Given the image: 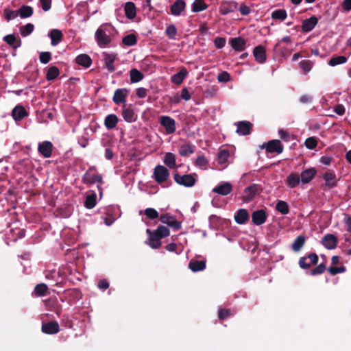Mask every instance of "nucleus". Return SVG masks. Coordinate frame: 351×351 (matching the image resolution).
<instances>
[{"instance_id": "obj_1", "label": "nucleus", "mask_w": 351, "mask_h": 351, "mask_svg": "<svg viewBox=\"0 0 351 351\" xmlns=\"http://www.w3.org/2000/svg\"><path fill=\"white\" fill-rule=\"evenodd\" d=\"M113 27L109 24L101 25L95 32V37L100 47H106L111 43L110 34Z\"/></svg>"}, {"instance_id": "obj_2", "label": "nucleus", "mask_w": 351, "mask_h": 351, "mask_svg": "<svg viewBox=\"0 0 351 351\" xmlns=\"http://www.w3.org/2000/svg\"><path fill=\"white\" fill-rule=\"evenodd\" d=\"M82 181L87 186H90L97 182L102 184L103 177L97 172L95 167H91L83 175Z\"/></svg>"}, {"instance_id": "obj_3", "label": "nucleus", "mask_w": 351, "mask_h": 351, "mask_svg": "<svg viewBox=\"0 0 351 351\" xmlns=\"http://www.w3.org/2000/svg\"><path fill=\"white\" fill-rule=\"evenodd\" d=\"M169 171L165 167L158 165L154 168L152 177L158 184H162L169 179Z\"/></svg>"}, {"instance_id": "obj_4", "label": "nucleus", "mask_w": 351, "mask_h": 351, "mask_svg": "<svg viewBox=\"0 0 351 351\" xmlns=\"http://www.w3.org/2000/svg\"><path fill=\"white\" fill-rule=\"evenodd\" d=\"M195 176H196V174H185L180 176L178 173H175L173 178L177 184L185 187H191L194 186L197 182Z\"/></svg>"}, {"instance_id": "obj_5", "label": "nucleus", "mask_w": 351, "mask_h": 351, "mask_svg": "<svg viewBox=\"0 0 351 351\" xmlns=\"http://www.w3.org/2000/svg\"><path fill=\"white\" fill-rule=\"evenodd\" d=\"M159 123L165 129L167 135L174 133L176 130L175 120L169 116L160 117Z\"/></svg>"}, {"instance_id": "obj_6", "label": "nucleus", "mask_w": 351, "mask_h": 351, "mask_svg": "<svg viewBox=\"0 0 351 351\" xmlns=\"http://www.w3.org/2000/svg\"><path fill=\"white\" fill-rule=\"evenodd\" d=\"M268 153L281 154L283 152V145L280 140H271L262 145Z\"/></svg>"}, {"instance_id": "obj_7", "label": "nucleus", "mask_w": 351, "mask_h": 351, "mask_svg": "<svg viewBox=\"0 0 351 351\" xmlns=\"http://www.w3.org/2000/svg\"><path fill=\"white\" fill-rule=\"evenodd\" d=\"M160 221L162 223L167 224L175 230H178L181 228V223L178 221L174 216L169 214L161 215Z\"/></svg>"}, {"instance_id": "obj_8", "label": "nucleus", "mask_w": 351, "mask_h": 351, "mask_svg": "<svg viewBox=\"0 0 351 351\" xmlns=\"http://www.w3.org/2000/svg\"><path fill=\"white\" fill-rule=\"evenodd\" d=\"M260 189V186L256 184H253L244 189L243 201V202H249L251 201L258 193Z\"/></svg>"}, {"instance_id": "obj_9", "label": "nucleus", "mask_w": 351, "mask_h": 351, "mask_svg": "<svg viewBox=\"0 0 351 351\" xmlns=\"http://www.w3.org/2000/svg\"><path fill=\"white\" fill-rule=\"evenodd\" d=\"M235 125H237V133L239 135H249L252 132V123L247 121H241L235 123Z\"/></svg>"}, {"instance_id": "obj_10", "label": "nucleus", "mask_w": 351, "mask_h": 351, "mask_svg": "<svg viewBox=\"0 0 351 351\" xmlns=\"http://www.w3.org/2000/svg\"><path fill=\"white\" fill-rule=\"evenodd\" d=\"M53 145L51 142L45 141L38 143V152L45 158H49L52 154Z\"/></svg>"}, {"instance_id": "obj_11", "label": "nucleus", "mask_w": 351, "mask_h": 351, "mask_svg": "<svg viewBox=\"0 0 351 351\" xmlns=\"http://www.w3.org/2000/svg\"><path fill=\"white\" fill-rule=\"evenodd\" d=\"M325 181V186L328 189H332L337 185V179L335 173L332 170H328L322 176Z\"/></svg>"}, {"instance_id": "obj_12", "label": "nucleus", "mask_w": 351, "mask_h": 351, "mask_svg": "<svg viewBox=\"0 0 351 351\" xmlns=\"http://www.w3.org/2000/svg\"><path fill=\"white\" fill-rule=\"evenodd\" d=\"M41 330L43 333L47 335H55L60 331V326L56 321H51L47 323H43Z\"/></svg>"}, {"instance_id": "obj_13", "label": "nucleus", "mask_w": 351, "mask_h": 351, "mask_svg": "<svg viewBox=\"0 0 351 351\" xmlns=\"http://www.w3.org/2000/svg\"><path fill=\"white\" fill-rule=\"evenodd\" d=\"M121 115L123 119L128 123L135 122L138 117L131 105L128 107L125 105L123 106Z\"/></svg>"}, {"instance_id": "obj_14", "label": "nucleus", "mask_w": 351, "mask_h": 351, "mask_svg": "<svg viewBox=\"0 0 351 351\" xmlns=\"http://www.w3.org/2000/svg\"><path fill=\"white\" fill-rule=\"evenodd\" d=\"M232 191V186L228 182H222L218 186L213 189L212 191L215 193L226 196L230 194Z\"/></svg>"}, {"instance_id": "obj_15", "label": "nucleus", "mask_w": 351, "mask_h": 351, "mask_svg": "<svg viewBox=\"0 0 351 351\" xmlns=\"http://www.w3.org/2000/svg\"><path fill=\"white\" fill-rule=\"evenodd\" d=\"M267 215L263 209L255 210L252 213V220L254 224L260 226L267 220Z\"/></svg>"}, {"instance_id": "obj_16", "label": "nucleus", "mask_w": 351, "mask_h": 351, "mask_svg": "<svg viewBox=\"0 0 351 351\" xmlns=\"http://www.w3.org/2000/svg\"><path fill=\"white\" fill-rule=\"evenodd\" d=\"M253 55L257 62L263 64L267 60L265 48L262 45H258L253 50Z\"/></svg>"}, {"instance_id": "obj_17", "label": "nucleus", "mask_w": 351, "mask_h": 351, "mask_svg": "<svg viewBox=\"0 0 351 351\" xmlns=\"http://www.w3.org/2000/svg\"><path fill=\"white\" fill-rule=\"evenodd\" d=\"M128 91L126 88H118L114 91L112 101L116 104H125Z\"/></svg>"}, {"instance_id": "obj_18", "label": "nucleus", "mask_w": 351, "mask_h": 351, "mask_svg": "<svg viewBox=\"0 0 351 351\" xmlns=\"http://www.w3.org/2000/svg\"><path fill=\"white\" fill-rule=\"evenodd\" d=\"M147 233L149 234L148 245L153 249H158L161 246V238L154 232L147 229Z\"/></svg>"}, {"instance_id": "obj_19", "label": "nucleus", "mask_w": 351, "mask_h": 351, "mask_svg": "<svg viewBox=\"0 0 351 351\" xmlns=\"http://www.w3.org/2000/svg\"><path fill=\"white\" fill-rule=\"evenodd\" d=\"M104 60L105 62V65L108 69V71L110 73H112L115 71V66H114V62L117 59V55L115 53H109L108 52L103 53Z\"/></svg>"}, {"instance_id": "obj_20", "label": "nucleus", "mask_w": 351, "mask_h": 351, "mask_svg": "<svg viewBox=\"0 0 351 351\" xmlns=\"http://www.w3.org/2000/svg\"><path fill=\"white\" fill-rule=\"evenodd\" d=\"M238 9V3L236 1H226L223 3L219 8V12L223 15L234 12Z\"/></svg>"}, {"instance_id": "obj_21", "label": "nucleus", "mask_w": 351, "mask_h": 351, "mask_svg": "<svg viewBox=\"0 0 351 351\" xmlns=\"http://www.w3.org/2000/svg\"><path fill=\"white\" fill-rule=\"evenodd\" d=\"M337 237L331 234H326L322 241L323 245L328 250L335 249L337 247Z\"/></svg>"}, {"instance_id": "obj_22", "label": "nucleus", "mask_w": 351, "mask_h": 351, "mask_svg": "<svg viewBox=\"0 0 351 351\" xmlns=\"http://www.w3.org/2000/svg\"><path fill=\"white\" fill-rule=\"evenodd\" d=\"M232 48L237 51H242L245 49L246 41L242 37L232 38L229 40Z\"/></svg>"}, {"instance_id": "obj_23", "label": "nucleus", "mask_w": 351, "mask_h": 351, "mask_svg": "<svg viewBox=\"0 0 351 351\" xmlns=\"http://www.w3.org/2000/svg\"><path fill=\"white\" fill-rule=\"evenodd\" d=\"M317 171L315 168L306 169L302 171L300 177L302 184L309 183L315 176Z\"/></svg>"}, {"instance_id": "obj_24", "label": "nucleus", "mask_w": 351, "mask_h": 351, "mask_svg": "<svg viewBox=\"0 0 351 351\" xmlns=\"http://www.w3.org/2000/svg\"><path fill=\"white\" fill-rule=\"evenodd\" d=\"M318 23V19L315 16H311L302 21V30L303 32H308L314 29Z\"/></svg>"}, {"instance_id": "obj_25", "label": "nucleus", "mask_w": 351, "mask_h": 351, "mask_svg": "<svg viewBox=\"0 0 351 351\" xmlns=\"http://www.w3.org/2000/svg\"><path fill=\"white\" fill-rule=\"evenodd\" d=\"M186 8V3L184 0H176L171 6L170 10L171 14L178 16L181 12L184 10Z\"/></svg>"}, {"instance_id": "obj_26", "label": "nucleus", "mask_w": 351, "mask_h": 351, "mask_svg": "<svg viewBox=\"0 0 351 351\" xmlns=\"http://www.w3.org/2000/svg\"><path fill=\"white\" fill-rule=\"evenodd\" d=\"M249 219V213L246 209L241 208L234 214V220L238 224H245Z\"/></svg>"}, {"instance_id": "obj_27", "label": "nucleus", "mask_w": 351, "mask_h": 351, "mask_svg": "<svg viewBox=\"0 0 351 351\" xmlns=\"http://www.w3.org/2000/svg\"><path fill=\"white\" fill-rule=\"evenodd\" d=\"M12 115L15 121H21L27 116L28 113L23 106L18 105L12 110Z\"/></svg>"}, {"instance_id": "obj_28", "label": "nucleus", "mask_w": 351, "mask_h": 351, "mask_svg": "<svg viewBox=\"0 0 351 351\" xmlns=\"http://www.w3.org/2000/svg\"><path fill=\"white\" fill-rule=\"evenodd\" d=\"M49 36L51 38V44L52 46L58 45L63 38L62 32L57 29H53L50 31Z\"/></svg>"}, {"instance_id": "obj_29", "label": "nucleus", "mask_w": 351, "mask_h": 351, "mask_svg": "<svg viewBox=\"0 0 351 351\" xmlns=\"http://www.w3.org/2000/svg\"><path fill=\"white\" fill-rule=\"evenodd\" d=\"M206 261L192 259L189 263V268L193 272L203 271L206 268Z\"/></svg>"}, {"instance_id": "obj_30", "label": "nucleus", "mask_w": 351, "mask_h": 351, "mask_svg": "<svg viewBox=\"0 0 351 351\" xmlns=\"http://www.w3.org/2000/svg\"><path fill=\"white\" fill-rule=\"evenodd\" d=\"M97 195L94 191H89L86 195L84 206L88 209L93 208L97 203Z\"/></svg>"}, {"instance_id": "obj_31", "label": "nucleus", "mask_w": 351, "mask_h": 351, "mask_svg": "<svg viewBox=\"0 0 351 351\" xmlns=\"http://www.w3.org/2000/svg\"><path fill=\"white\" fill-rule=\"evenodd\" d=\"M188 71L186 68L182 67L181 70L177 73L174 74L171 77V81L172 83L175 84H181L184 80V78L187 76Z\"/></svg>"}, {"instance_id": "obj_32", "label": "nucleus", "mask_w": 351, "mask_h": 351, "mask_svg": "<svg viewBox=\"0 0 351 351\" xmlns=\"http://www.w3.org/2000/svg\"><path fill=\"white\" fill-rule=\"evenodd\" d=\"M75 62L78 65L88 68L92 64V60L88 55L82 53L76 57Z\"/></svg>"}, {"instance_id": "obj_33", "label": "nucleus", "mask_w": 351, "mask_h": 351, "mask_svg": "<svg viewBox=\"0 0 351 351\" xmlns=\"http://www.w3.org/2000/svg\"><path fill=\"white\" fill-rule=\"evenodd\" d=\"M119 121V118L117 115L110 114L106 117L104 120V125L108 130H112L116 127Z\"/></svg>"}, {"instance_id": "obj_34", "label": "nucleus", "mask_w": 351, "mask_h": 351, "mask_svg": "<svg viewBox=\"0 0 351 351\" xmlns=\"http://www.w3.org/2000/svg\"><path fill=\"white\" fill-rule=\"evenodd\" d=\"M195 152V146L190 143H184L180 146L179 154L180 156L186 157L192 154Z\"/></svg>"}, {"instance_id": "obj_35", "label": "nucleus", "mask_w": 351, "mask_h": 351, "mask_svg": "<svg viewBox=\"0 0 351 351\" xmlns=\"http://www.w3.org/2000/svg\"><path fill=\"white\" fill-rule=\"evenodd\" d=\"M3 40L14 49H16L21 45V40L16 38L14 34L6 35L3 37Z\"/></svg>"}, {"instance_id": "obj_36", "label": "nucleus", "mask_w": 351, "mask_h": 351, "mask_svg": "<svg viewBox=\"0 0 351 351\" xmlns=\"http://www.w3.org/2000/svg\"><path fill=\"white\" fill-rule=\"evenodd\" d=\"M300 182V176L295 173H291L289 174L286 180V183L290 188L296 187Z\"/></svg>"}, {"instance_id": "obj_37", "label": "nucleus", "mask_w": 351, "mask_h": 351, "mask_svg": "<svg viewBox=\"0 0 351 351\" xmlns=\"http://www.w3.org/2000/svg\"><path fill=\"white\" fill-rule=\"evenodd\" d=\"M163 162L169 168L173 169L176 167V156L171 152H167L165 154Z\"/></svg>"}, {"instance_id": "obj_38", "label": "nucleus", "mask_w": 351, "mask_h": 351, "mask_svg": "<svg viewBox=\"0 0 351 351\" xmlns=\"http://www.w3.org/2000/svg\"><path fill=\"white\" fill-rule=\"evenodd\" d=\"M125 16L130 19H132L135 17L136 12V7L134 3L132 2H127L125 5Z\"/></svg>"}, {"instance_id": "obj_39", "label": "nucleus", "mask_w": 351, "mask_h": 351, "mask_svg": "<svg viewBox=\"0 0 351 351\" xmlns=\"http://www.w3.org/2000/svg\"><path fill=\"white\" fill-rule=\"evenodd\" d=\"M306 238L304 235L298 236L292 244V250L294 252H299L305 243Z\"/></svg>"}, {"instance_id": "obj_40", "label": "nucleus", "mask_w": 351, "mask_h": 351, "mask_svg": "<svg viewBox=\"0 0 351 351\" xmlns=\"http://www.w3.org/2000/svg\"><path fill=\"white\" fill-rule=\"evenodd\" d=\"M18 12L21 18H28L32 15L33 8L29 5H23L19 8Z\"/></svg>"}, {"instance_id": "obj_41", "label": "nucleus", "mask_w": 351, "mask_h": 351, "mask_svg": "<svg viewBox=\"0 0 351 351\" xmlns=\"http://www.w3.org/2000/svg\"><path fill=\"white\" fill-rule=\"evenodd\" d=\"M60 74L58 68L56 66H51L48 69L46 74V79L49 81L54 80Z\"/></svg>"}, {"instance_id": "obj_42", "label": "nucleus", "mask_w": 351, "mask_h": 351, "mask_svg": "<svg viewBox=\"0 0 351 351\" xmlns=\"http://www.w3.org/2000/svg\"><path fill=\"white\" fill-rule=\"evenodd\" d=\"M208 8L204 0H195L192 4V11L199 12L205 10Z\"/></svg>"}, {"instance_id": "obj_43", "label": "nucleus", "mask_w": 351, "mask_h": 351, "mask_svg": "<svg viewBox=\"0 0 351 351\" xmlns=\"http://www.w3.org/2000/svg\"><path fill=\"white\" fill-rule=\"evenodd\" d=\"M130 75L132 83L138 82L143 79V74L136 69H131Z\"/></svg>"}, {"instance_id": "obj_44", "label": "nucleus", "mask_w": 351, "mask_h": 351, "mask_svg": "<svg viewBox=\"0 0 351 351\" xmlns=\"http://www.w3.org/2000/svg\"><path fill=\"white\" fill-rule=\"evenodd\" d=\"M276 209L282 215H287L289 213L288 204L282 200H280L277 202Z\"/></svg>"}, {"instance_id": "obj_45", "label": "nucleus", "mask_w": 351, "mask_h": 351, "mask_svg": "<svg viewBox=\"0 0 351 351\" xmlns=\"http://www.w3.org/2000/svg\"><path fill=\"white\" fill-rule=\"evenodd\" d=\"M348 58L343 56H333L328 62V64L331 66H335L338 64L346 63Z\"/></svg>"}, {"instance_id": "obj_46", "label": "nucleus", "mask_w": 351, "mask_h": 351, "mask_svg": "<svg viewBox=\"0 0 351 351\" xmlns=\"http://www.w3.org/2000/svg\"><path fill=\"white\" fill-rule=\"evenodd\" d=\"M287 16V11L284 9L276 10L271 13L273 19L284 21Z\"/></svg>"}, {"instance_id": "obj_47", "label": "nucleus", "mask_w": 351, "mask_h": 351, "mask_svg": "<svg viewBox=\"0 0 351 351\" xmlns=\"http://www.w3.org/2000/svg\"><path fill=\"white\" fill-rule=\"evenodd\" d=\"M122 43L126 46H133L137 43L136 36L133 34H128L123 38Z\"/></svg>"}, {"instance_id": "obj_48", "label": "nucleus", "mask_w": 351, "mask_h": 351, "mask_svg": "<svg viewBox=\"0 0 351 351\" xmlns=\"http://www.w3.org/2000/svg\"><path fill=\"white\" fill-rule=\"evenodd\" d=\"M48 287L44 283L37 285L34 288V293L38 296L42 297L46 295Z\"/></svg>"}, {"instance_id": "obj_49", "label": "nucleus", "mask_w": 351, "mask_h": 351, "mask_svg": "<svg viewBox=\"0 0 351 351\" xmlns=\"http://www.w3.org/2000/svg\"><path fill=\"white\" fill-rule=\"evenodd\" d=\"M34 29V26L32 23H27L25 25L21 26L20 27V34L23 36L26 37L29 35Z\"/></svg>"}, {"instance_id": "obj_50", "label": "nucleus", "mask_w": 351, "mask_h": 351, "mask_svg": "<svg viewBox=\"0 0 351 351\" xmlns=\"http://www.w3.org/2000/svg\"><path fill=\"white\" fill-rule=\"evenodd\" d=\"M154 232L160 237L161 239L167 237L169 235L170 231L169 228L164 226H159Z\"/></svg>"}, {"instance_id": "obj_51", "label": "nucleus", "mask_w": 351, "mask_h": 351, "mask_svg": "<svg viewBox=\"0 0 351 351\" xmlns=\"http://www.w3.org/2000/svg\"><path fill=\"white\" fill-rule=\"evenodd\" d=\"M233 313L228 308H219L218 311V318L220 320H224L230 317Z\"/></svg>"}, {"instance_id": "obj_52", "label": "nucleus", "mask_w": 351, "mask_h": 351, "mask_svg": "<svg viewBox=\"0 0 351 351\" xmlns=\"http://www.w3.org/2000/svg\"><path fill=\"white\" fill-rule=\"evenodd\" d=\"M326 269V264L324 263H322L319 264V265H317L316 267L312 269L311 270L310 274L311 276L320 275V274H323Z\"/></svg>"}, {"instance_id": "obj_53", "label": "nucleus", "mask_w": 351, "mask_h": 351, "mask_svg": "<svg viewBox=\"0 0 351 351\" xmlns=\"http://www.w3.org/2000/svg\"><path fill=\"white\" fill-rule=\"evenodd\" d=\"M144 213L149 219H155L159 216L158 211L152 208H146L144 210Z\"/></svg>"}, {"instance_id": "obj_54", "label": "nucleus", "mask_w": 351, "mask_h": 351, "mask_svg": "<svg viewBox=\"0 0 351 351\" xmlns=\"http://www.w3.org/2000/svg\"><path fill=\"white\" fill-rule=\"evenodd\" d=\"M230 156L229 152L226 149L221 150L218 154V162L220 164L225 163Z\"/></svg>"}, {"instance_id": "obj_55", "label": "nucleus", "mask_w": 351, "mask_h": 351, "mask_svg": "<svg viewBox=\"0 0 351 351\" xmlns=\"http://www.w3.org/2000/svg\"><path fill=\"white\" fill-rule=\"evenodd\" d=\"M4 15L8 21L16 19L19 16L18 10H10L8 9L4 10Z\"/></svg>"}, {"instance_id": "obj_56", "label": "nucleus", "mask_w": 351, "mask_h": 351, "mask_svg": "<svg viewBox=\"0 0 351 351\" xmlns=\"http://www.w3.org/2000/svg\"><path fill=\"white\" fill-rule=\"evenodd\" d=\"M304 145L308 149H313L317 147V141L315 137H309L306 139Z\"/></svg>"}, {"instance_id": "obj_57", "label": "nucleus", "mask_w": 351, "mask_h": 351, "mask_svg": "<svg viewBox=\"0 0 351 351\" xmlns=\"http://www.w3.org/2000/svg\"><path fill=\"white\" fill-rule=\"evenodd\" d=\"M39 60L43 64H47L51 60V53L48 51L41 52L39 55Z\"/></svg>"}, {"instance_id": "obj_58", "label": "nucleus", "mask_w": 351, "mask_h": 351, "mask_svg": "<svg viewBox=\"0 0 351 351\" xmlns=\"http://www.w3.org/2000/svg\"><path fill=\"white\" fill-rule=\"evenodd\" d=\"M165 32L169 38H175L177 33L176 28L174 25H169L167 27Z\"/></svg>"}, {"instance_id": "obj_59", "label": "nucleus", "mask_w": 351, "mask_h": 351, "mask_svg": "<svg viewBox=\"0 0 351 351\" xmlns=\"http://www.w3.org/2000/svg\"><path fill=\"white\" fill-rule=\"evenodd\" d=\"M346 271V267L344 266H341L339 267H330L328 268V271L332 275L335 276L339 273H343Z\"/></svg>"}, {"instance_id": "obj_60", "label": "nucleus", "mask_w": 351, "mask_h": 351, "mask_svg": "<svg viewBox=\"0 0 351 351\" xmlns=\"http://www.w3.org/2000/svg\"><path fill=\"white\" fill-rule=\"evenodd\" d=\"M217 80L219 82H227L230 80V75L228 72L223 71L218 75Z\"/></svg>"}, {"instance_id": "obj_61", "label": "nucleus", "mask_w": 351, "mask_h": 351, "mask_svg": "<svg viewBox=\"0 0 351 351\" xmlns=\"http://www.w3.org/2000/svg\"><path fill=\"white\" fill-rule=\"evenodd\" d=\"M226 43V38L222 37H217L214 40L215 46L217 49L223 48L225 46Z\"/></svg>"}, {"instance_id": "obj_62", "label": "nucleus", "mask_w": 351, "mask_h": 351, "mask_svg": "<svg viewBox=\"0 0 351 351\" xmlns=\"http://www.w3.org/2000/svg\"><path fill=\"white\" fill-rule=\"evenodd\" d=\"M306 256L300 257L298 261L299 266L304 269H307L311 267V263L306 262Z\"/></svg>"}, {"instance_id": "obj_63", "label": "nucleus", "mask_w": 351, "mask_h": 351, "mask_svg": "<svg viewBox=\"0 0 351 351\" xmlns=\"http://www.w3.org/2000/svg\"><path fill=\"white\" fill-rule=\"evenodd\" d=\"M300 66L304 72L306 73L311 69V63L309 60H302L300 62Z\"/></svg>"}, {"instance_id": "obj_64", "label": "nucleus", "mask_w": 351, "mask_h": 351, "mask_svg": "<svg viewBox=\"0 0 351 351\" xmlns=\"http://www.w3.org/2000/svg\"><path fill=\"white\" fill-rule=\"evenodd\" d=\"M42 9L45 11H49L51 8V0H39Z\"/></svg>"}]
</instances>
